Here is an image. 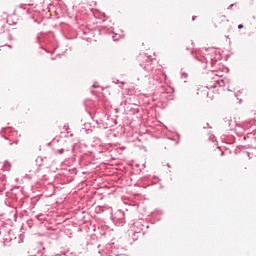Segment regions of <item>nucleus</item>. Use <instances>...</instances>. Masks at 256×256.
<instances>
[{
    "label": "nucleus",
    "mask_w": 256,
    "mask_h": 256,
    "mask_svg": "<svg viewBox=\"0 0 256 256\" xmlns=\"http://www.w3.org/2000/svg\"><path fill=\"white\" fill-rule=\"evenodd\" d=\"M238 29H243V24H239Z\"/></svg>",
    "instance_id": "f257e3e1"
}]
</instances>
